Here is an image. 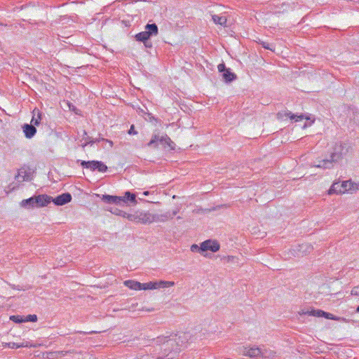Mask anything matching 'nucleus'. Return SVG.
Masks as SVG:
<instances>
[{"instance_id":"nucleus-38","label":"nucleus","mask_w":359,"mask_h":359,"mask_svg":"<svg viewBox=\"0 0 359 359\" xmlns=\"http://www.w3.org/2000/svg\"><path fill=\"white\" fill-rule=\"evenodd\" d=\"M137 132L135 130L134 125H132L128 130V134L130 135H136Z\"/></svg>"},{"instance_id":"nucleus-23","label":"nucleus","mask_w":359,"mask_h":359,"mask_svg":"<svg viewBox=\"0 0 359 359\" xmlns=\"http://www.w3.org/2000/svg\"><path fill=\"white\" fill-rule=\"evenodd\" d=\"M275 355V352L269 348H261V353L259 356L264 358H271Z\"/></svg>"},{"instance_id":"nucleus-32","label":"nucleus","mask_w":359,"mask_h":359,"mask_svg":"<svg viewBox=\"0 0 359 359\" xmlns=\"http://www.w3.org/2000/svg\"><path fill=\"white\" fill-rule=\"evenodd\" d=\"M259 43L265 49H268V50H273L274 46L272 44H270L268 42H265V41H260Z\"/></svg>"},{"instance_id":"nucleus-14","label":"nucleus","mask_w":359,"mask_h":359,"mask_svg":"<svg viewBox=\"0 0 359 359\" xmlns=\"http://www.w3.org/2000/svg\"><path fill=\"white\" fill-rule=\"evenodd\" d=\"M135 219H137V222H140L143 224L154 222V217L149 212H140L136 215Z\"/></svg>"},{"instance_id":"nucleus-30","label":"nucleus","mask_w":359,"mask_h":359,"mask_svg":"<svg viewBox=\"0 0 359 359\" xmlns=\"http://www.w3.org/2000/svg\"><path fill=\"white\" fill-rule=\"evenodd\" d=\"M352 121L359 126V111H355L353 113Z\"/></svg>"},{"instance_id":"nucleus-16","label":"nucleus","mask_w":359,"mask_h":359,"mask_svg":"<svg viewBox=\"0 0 359 359\" xmlns=\"http://www.w3.org/2000/svg\"><path fill=\"white\" fill-rule=\"evenodd\" d=\"M32 114L33 116L31 121V124L34 126H39L42 119V113L38 109H34Z\"/></svg>"},{"instance_id":"nucleus-5","label":"nucleus","mask_w":359,"mask_h":359,"mask_svg":"<svg viewBox=\"0 0 359 359\" xmlns=\"http://www.w3.org/2000/svg\"><path fill=\"white\" fill-rule=\"evenodd\" d=\"M353 184L351 180L344 181L341 183L334 182L328 191V194H344L348 191L352 190Z\"/></svg>"},{"instance_id":"nucleus-19","label":"nucleus","mask_w":359,"mask_h":359,"mask_svg":"<svg viewBox=\"0 0 359 359\" xmlns=\"http://www.w3.org/2000/svg\"><path fill=\"white\" fill-rule=\"evenodd\" d=\"M222 78L226 83H228L236 80L237 76L236 74L231 72L230 69H227L222 73Z\"/></svg>"},{"instance_id":"nucleus-20","label":"nucleus","mask_w":359,"mask_h":359,"mask_svg":"<svg viewBox=\"0 0 359 359\" xmlns=\"http://www.w3.org/2000/svg\"><path fill=\"white\" fill-rule=\"evenodd\" d=\"M66 352L64 351H52L46 352L43 354V357L46 359H55L58 357H62L65 355Z\"/></svg>"},{"instance_id":"nucleus-17","label":"nucleus","mask_w":359,"mask_h":359,"mask_svg":"<svg viewBox=\"0 0 359 359\" xmlns=\"http://www.w3.org/2000/svg\"><path fill=\"white\" fill-rule=\"evenodd\" d=\"M124 285L129 287L130 289L135 290H142V283L132 280H128L124 281Z\"/></svg>"},{"instance_id":"nucleus-21","label":"nucleus","mask_w":359,"mask_h":359,"mask_svg":"<svg viewBox=\"0 0 359 359\" xmlns=\"http://www.w3.org/2000/svg\"><path fill=\"white\" fill-rule=\"evenodd\" d=\"M145 31L148 32L150 36H156L158 34V29L157 25L155 23L153 24H147L145 26Z\"/></svg>"},{"instance_id":"nucleus-13","label":"nucleus","mask_w":359,"mask_h":359,"mask_svg":"<svg viewBox=\"0 0 359 359\" xmlns=\"http://www.w3.org/2000/svg\"><path fill=\"white\" fill-rule=\"evenodd\" d=\"M102 201L109 204L121 205L125 203V199L121 196L103 195L102 198Z\"/></svg>"},{"instance_id":"nucleus-27","label":"nucleus","mask_w":359,"mask_h":359,"mask_svg":"<svg viewBox=\"0 0 359 359\" xmlns=\"http://www.w3.org/2000/svg\"><path fill=\"white\" fill-rule=\"evenodd\" d=\"M303 314H308L309 316H317V317H323L324 315L326 314V312L322 310H311L310 311L303 312Z\"/></svg>"},{"instance_id":"nucleus-8","label":"nucleus","mask_w":359,"mask_h":359,"mask_svg":"<svg viewBox=\"0 0 359 359\" xmlns=\"http://www.w3.org/2000/svg\"><path fill=\"white\" fill-rule=\"evenodd\" d=\"M179 212V209L177 208L172 212H166L163 214H152L154 217V222H164L168 219H171L175 216Z\"/></svg>"},{"instance_id":"nucleus-2","label":"nucleus","mask_w":359,"mask_h":359,"mask_svg":"<svg viewBox=\"0 0 359 359\" xmlns=\"http://www.w3.org/2000/svg\"><path fill=\"white\" fill-rule=\"evenodd\" d=\"M347 151L348 149L346 147V144L337 142L330 154V159L318 161V163H314L312 166L323 169H332L334 167V164L341 160Z\"/></svg>"},{"instance_id":"nucleus-28","label":"nucleus","mask_w":359,"mask_h":359,"mask_svg":"<svg viewBox=\"0 0 359 359\" xmlns=\"http://www.w3.org/2000/svg\"><path fill=\"white\" fill-rule=\"evenodd\" d=\"M125 202L126 201H130L131 203H136V196L134 194L130 193V191H126L125 193L124 197Z\"/></svg>"},{"instance_id":"nucleus-25","label":"nucleus","mask_w":359,"mask_h":359,"mask_svg":"<svg viewBox=\"0 0 359 359\" xmlns=\"http://www.w3.org/2000/svg\"><path fill=\"white\" fill-rule=\"evenodd\" d=\"M175 283L172 281L160 280L156 282V288H165L173 286Z\"/></svg>"},{"instance_id":"nucleus-37","label":"nucleus","mask_w":359,"mask_h":359,"mask_svg":"<svg viewBox=\"0 0 359 359\" xmlns=\"http://www.w3.org/2000/svg\"><path fill=\"white\" fill-rule=\"evenodd\" d=\"M191 250L192 252H200L201 251V249H200V247H198L197 245L196 244H194L191 246Z\"/></svg>"},{"instance_id":"nucleus-10","label":"nucleus","mask_w":359,"mask_h":359,"mask_svg":"<svg viewBox=\"0 0 359 359\" xmlns=\"http://www.w3.org/2000/svg\"><path fill=\"white\" fill-rule=\"evenodd\" d=\"M241 353L244 356L254 358L259 356L261 353V348L255 346L252 347H243Z\"/></svg>"},{"instance_id":"nucleus-24","label":"nucleus","mask_w":359,"mask_h":359,"mask_svg":"<svg viewBox=\"0 0 359 359\" xmlns=\"http://www.w3.org/2000/svg\"><path fill=\"white\" fill-rule=\"evenodd\" d=\"M212 19L215 24L226 27V18L224 16H219L217 15H212Z\"/></svg>"},{"instance_id":"nucleus-40","label":"nucleus","mask_w":359,"mask_h":359,"mask_svg":"<svg viewBox=\"0 0 359 359\" xmlns=\"http://www.w3.org/2000/svg\"><path fill=\"white\" fill-rule=\"evenodd\" d=\"M135 217H136V215H128V218L130 219V220H135L137 222V219H135Z\"/></svg>"},{"instance_id":"nucleus-26","label":"nucleus","mask_w":359,"mask_h":359,"mask_svg":"<svg viewBox=\"0 0 359 359\" xmlns=\"http://www.w3.org/2000/svg\"><path fill=\"white\" fill-rule=\"evenodd\" d=\"M150 37L151 36H149L148 32H147L146 31L140 32L135 35L136 40L138 41H142V42H144V41L149 39Z\"/></svg>"},{"instance_id":"nucleus-29","label":"nucleus","mask_w":359,"mask_h":359,"mask_svg":"<svg viewBox=\"0 0 359 359\" xmlns=\"http://www.w3.org/2000/svg\"><path fill=\"white\" fill-rule=\"evenodd\" d=\"M142 290H155L156 288V282H148L146 283H142Z\"/></svg>"},{"instance_id":"nucleus-15","label":"nucleus","mask_w":359,"mask_h":359,"mask_svg":"<svg viewBox=\"0 0 359 359\" xmlns=\"http://www.w3.org/2000/svg\"><path fill=\"white\" fill-rule=\"evenodd\" d=\"M22 130L27 138L31 139L36 133V128L32 124L25 123L22 126Z\"/></svg>"},{"instance_id":"nucleus-3","label":"nucleus","mask_w":359,"mask_h":359,"mask_svg":"<svg viewBox=\"0 0 359 359\" xmlns=\"http://www.w3.org/2000/svg\"><path fill=\"white\" fill-rule=\"evenodd\" d=\"M52 197L48 195H39L22 201L21 205L26 208L43 207L51 202Z\"/></svg>"},{"instance_id":"nucleus-35","label":"nucleus","mask_w":359,"mask_h":359,"mask_svg":"<svg viewBox=\"0 0 359 359\" xmlns=\"http://www.w3.org/2000/svg\"><path fill=\"white\" fill-rule=\"evenodd\" d=\"M217 68H218V71L221 73H223L224 71H226L227 69L224 63L219 64L218 65Z\"/></svg>"},{"instance_id":"nucleus-44","label":"nucleus","mask_w":359,"mask_h":359,"mask_svg":"<svg viewBox=\"0 0 359 359\" xmlns=\"http://www.w3.org/2000/svg\"><path fill=\"white\" fill-rule=\"evenodd\" d=\"M121 210H116L114 213H115L116 215H120V214H121Z\"/></svg>"},{"instance_id":"nucleus-12","label":"nucleus","mask_w":359,"mask_h":359,"mask_svg":"<svg viewBox=\"0 0 359 359\" xmlns=\"http://www.w3.org/2000/svg\"><path fill=\"white\" fill-rule=\"evenodd\" d=\"M72 195L69 193H64L56 198H53L51 201H53L56 205H63L72 201Z\"/></svg>"},{"instance_id":"nucleus-34","label":"nucleus","mask_w":359,"mask_h":359,"mask_svg":"<svg viewBox=\"0 0 359 359\" xmlns=\"http://www.w3.org/2000/svg\"><path fill=\"white\" fill-rule=\"evenodd\" d=\"M37 317L36 315H28L25 321L36 322Z\"/></svg>"},{"instance_id":"nucleus-7","label":"nucleus","mask_w":359,"mask_h":359,"mask_svg":"<svg viewBox=\"0 0 359 359\" xmlns=\"http://www.w3.org/2000/svg\"><path fill=\"white\" fill-rule=\"evenodd\" d=\"M292 250L294 256L303 257L313 250V246L309 243H302L294 247Z\"/></svg>"},{"instance_id":"nucleus-39","label":"nucleus","mask_w":359,"mask_h":359,"mask_svg":"<svg viewBox=\"0 0 359 359\" xmlns=\"http://www.w3.org/2000/svg\"><path fill=\"white\" fill-rule=\"evenodd\" d=\"M143 43L146 48H151L152 47V43L149 41V39L144 41Z\"/></svg>"},{"instance_id":"nucleus-9","label":"nucleus","mask_w":359,"mask_h":359,"mask_svg":"<svg viewBox=\"0 0 359 359\" xmlns=\"http://www.w3.org/2000/svg\"><path fill=\"white\" fill-rule=\"evenodd\" d=\"M220 245L216 241L207 240L201 244L200 249L201 252L210 250L216 252L219 250Z\"/></svg>"},{"instance_id":"nucleus-42","label":"nucleus","mask_w":359,"mask_h":359,"mask_svg":"<svg viewBox=\"0 0 359 359\" xmlns=\"http://www.w3.org/2000/svg\"><path fill=\"white\" fill-rule=\"evenodd\" d=\"M226 259H227V262H232L235 259V257H233V256H228L226 257Z\"/></svg>"},{"instance_id":"nucleus-6","label":"nucleus","mask_w":359,"mask_h":359,"mask_svg":"<svg viewBox=\"0 0 359 359\" xmlns=\"http://www.w3.org/2000/svg\"><path fill=\"white\" fill-rule=\"evenodd\" d=\"M80 164L83 168L90 169L92 171L97 170L100 172H105L108 169L103 162L99 161H81Z\"/></svg>"},{"instance_id":"nucleus-33","label":"nucleus","mask_w":359,"mask_h":359,"mask_svg":"<svg viewBox=\"0 0 359 359\" xmlns=\"http://www.w3.org/2000/svg\"><path fill=\"white\" fill-rule=\"evenodd\" d=\"M10 319L12 321L15 322V323H21V322L25 321L24 320H22V317H20V316H11Z\"/></svg>"},{"instance_id":"nucleus-31","label":"nucleus","mask_w":359,"mask_h":359,"mask_svg":"<svg viewBox=\"0 0 359 359\" xmlns=\"http://www.w3.org/2000/svg\"><path fill=\"white\" fill-rule=\"evenodd\" d=\"M325 318L327 319H330V320H341V318H338V317H336L334 316V315H332V313H327L326 312V314L324 315V316ZM341 320L343 321H346L345 318H341Z\"/></svg>"},{"instance_id":"nucleus-1","label":"nucleus","mask_w":359,"mask_h":359,"mask_svg":"<svg viewBox=\"0 0 359 359\" xmlns=\"http://www.w3.org/2000/svg\"><path fill=\"white\" fill-rule=\"evenodd\" d=\"M188 340L187 334L180 333L158 337L156 343L161 346V351L164 355L162 359H173L186 347Z\"/></svg>"},{"instance_id":"nucleus-22","label":"nucleus","mask_w":359,"mask_h":359,"mask_svg":"<svg viewBox=\"0 0 359 359\" xmlns=\"http://www.w3.org/2000/svg\"><path fill=\"white\" fill-rule=\"evenodd\" d=\"M4 346L8 347L10 348H18L21 347H31L33 346L30 345L28 341H25L21 344H18L15 342L6 343L5 345H4Z\"/></svg>"},{"instance_id":"nucleus-18","label":"nucleus","mask_w":359,"mask_h":359,"mask_svg":"<svg viewBox=\"0 0 359 359\" xmlns=\"http://www.w3.org/2000/svg\"><path fill=\"white\" fill-rule=\"evenodd\" d=\"M83 136L86 137L87 143L90 144V145H93L94 143H98V142H100L101 141H106V142L109 143L111 147L113 146V142L111 140H105L104 138H95V139H93V138H92V137H90L87 135V133L86 132V130H83Z\"/></svg>"},{"instance_id":"nucleus-43","label":"nucleus","mask_w":359,"mask_h":359,"mask_svg":"<svg viewBox=\"0 0 359 359\" xmlns=\"http://www.w3.org/2000/svg\"><path fill=\"white\" fill-rule=\"evenodd\" d=\"M149 194V191H145L142 193V195L143 196H148Z\"/></svg>"},{"instance_id":"nucleus-41","label":"nucleus","mask_w":359,"mask_h":359,"mask_svg":"<svg viewBox=\"0 0 359 359\" xmlns=\"http://www.w3.org/2000/svg\"><path fill=\"white\" fill-rule=\"evenodd\" d=\"M83 140H85V142L83 144H82V147L84 148L85 147H86L87 145H88L89 144L87 143V140H86V136H83Z\"/></svg>"},{"instance_id":"nucleus-4","label":"nucleus","mask_w":359,"mask_h":359,"mask_svg":"<svg viewBox=\"0 0 359 359\" xmlns=\"http://www.w3.org/2000/svg\"><path fill=\"white\" fill-rule=\"evenodd\" d=\"M173 144L171 139L166 135H160L158 134L153 135L151 140L148 142L147 146L154 148H158L161 144L164 147H169L172 148L171 144Z\"/></svg>"},{"instance_id":"nucleus-11","label":"nucleus","mask_w":359,"mask_h":359,"mask_svg":"<svg viewBox=\"0 0 359 359\" xmlns=\"http://www.w3.org/2000/svg\"><path fill=\"white\" fill-rule=\"evenodd\" d=\"M285 117H289L291 120H294L295 122L302 121L304 118L309 119L308 118H305L303 114H294L290 111H280L277 114V118L278 119H283Z\"/></svg>"},{"instance_id":"nucleus-36","label":"nucleus","mask_w":359,"mask_h":359,"mask_svg":"<svg viewBox=\"0 0 359 359\" xmlns=\"http://www.w3.org/2000/svg\"><path fill=\"white\" fill-rule=\"evenodd\" d=\"M352 295H359V285L354 287L351 290Z\"/></svg>"},{"instance_id":"nucleus-45","label":"nucleus","mask_w":359,"mask_h":359,"mask_svg":"<svg viewBox=\"0 0 359 359\" xmlns=\"http://www.w3.org/2000/svg\"><path fill=\"white\" fill-rule=\"evenodd\" d=\"M356 311H357L358 313H359V306L357 307V309H356Z\"/></svg>"}]
</instances>
